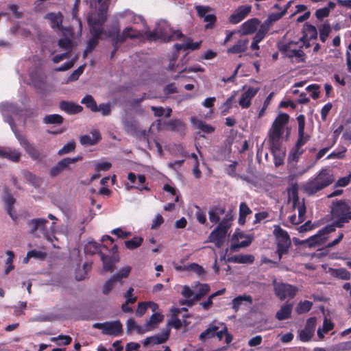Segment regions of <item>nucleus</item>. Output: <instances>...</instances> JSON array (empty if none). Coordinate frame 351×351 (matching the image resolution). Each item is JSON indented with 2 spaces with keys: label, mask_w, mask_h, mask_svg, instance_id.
Returning <instances> with one entry per match:
<instances>
[{
  "label": "nucleus",
  "mask_w": 351,
  "mask_h": 351,
  "mask_svg": "<svg viewBox=\"0 0 351 351\" xmlns=\"http://www.w3.org/2000/svg\"><path fill=\"white\" fill-rule=\"evenodd\" d=\"M126 328L128 332H132L133 331H136L138 334H143L146 332L144 325L138 326L132 318L128 319Z\"/></svg>",
  "instance_id": "nucleus-39"
},
{
  "label": "nucleus",
  "mask_w": 351,
  "mask_h": 351,
  "mask_svg": "<svg viewBox=\"0 0 351 351\" xmlns=\"http://www.w3.org/2000/svg\"><path fill=\"white\" fill-rule=\"evenodd\" d=\"M317 36V31L313 25L306 24L304 27L303 38L307 40L315 39Z\"/></svg>",
  "instance_id": "nucleus-43"
},
{
  "label": "nucleus",
  "mask_w": 351,
  "mask_h": 351,
  "mask_svg": "<svg viewBox=\"0 0 351 351\" xmlns=\"http://www.w3.org/2000/svg\"><path fill=\"white\" fill-rule=\"evenodd\" d=\"M330 273L332 276L343 279L349 280L351 274L345 268L330 269Z\"/></svg>",
  "instance_id": "nucleus-44"
},
{
  "label": "nucleus",
  "mask_w": 351,
  "mask_h": 351,
  "mask_svg": "<svg viewBox=\"0 0 351 351\" xmlns=\"http://www.w3.org/2000/svg\"><path fill=\"white\" fill-rule=\"evenodd\" d=\"M75 143L74 141H70L63 146L62 149L58 151V155L62 156L69 154L75 149Z\"/></svg>",
  "instance_id": "nucleus-61"
},
{
  "label": "nucleus",
  "mask_w": 351,
  "mask_h": 351,
  "mask_svg": "<svg viewBox=\"0 0 351 351\" xmlns=\"http://www.w3.org/2000/svg\"><path fill=\"white\" fill-rule=\"evenodd\" d=\"M1 111L3 117L5 118V121L10 123L16 137L19 140L20 144L24 147L27 153L34 159L39 158L40 156L39 152L32 144H30L25 137L14 131L12 120L11 117H9L8 114H17L18 112L16 106L12 104L3 103L1 105Z\"/></svg>",
  "instance_id": "nucleus-2"
},
{
  "label": "nucleus",
  "mask_w": 351,
  "mask_h": 351,
  "mask_svg": "<svg viewBox=\"0 0 351 351\" xmlns=\"http://www.w3.org/2000/svg\"><path fill=\"white\" fill-rule=\"evenodd\" d=\"M331 32V27L329 24L324 23L319 28L320 40L324 43Z\"/></svg>",
  "instance_id": "nucleus-54"
},
{
  "label": "nucleus",
  "mask_w": 351,
  "mask_h": 351,
  "mask_svg": "<svg viewBox=\"0 0 351 351\" xmlns=\"http://www.w3.org/2000/svg\"><path fill=\"white\" fill-rule=\"evenodd\" d=\"M335 7V3L334 2L330 1L328 4V6L318 9L315 12V16L318 19H322L325 17H327L330 10H333Z\"/></svg>",
  "instance_id": "nucleus-42"
},
{
  "label": "nucleus",
  "mask_w": 351,
  "mask_h": 351,
  "mask_svg": "<svg viewBox=\"0 0 351 351\" xmlns=\"http://www.w3.org/2000/svg\"><path fill=\"white\" fill-rule=\"evenodd\" d=\"M289 115L285 113L279 114L275 119L269 133L271 147L280 146L281 136L283 134L284 126L289 121Z\"/></svg>",
  "instance_id": "nucleus-7"
},
{
  "label": "nucleus",
  "mask_w": 351,
  "mask_h": 351,
  "mask_svg": "<svg viewBox=\"0 0 351 351\" xmlns=\"http://www.w3.org/2000/svg\"><path fill=\"white\" fill-rule=\"evenodd\" d=\"M271 152L274 157V163L276 167L281 165L284 162L285 151L281 148V146L271 147Z\"/></svg>",
  "instance_id": "nucleus-36"
},
{
  "label": "nucleus",
  "mask_w": 351,
  "mask_h": 351,
  "mask_svg": "<svg viewBox=\"0 0 351 351\" xmlns=\"http://www.w3.org/2000/svg\"><path fill=\"white\" fill-rule=\"evenodd\" d=\"M274 234L277 244V253L279 259L288 252L291 245V239L288 232L278 225L274 226Z\"/></svg>",
  "instance_id": "nucleus-8"
},
{
  "label": "nucleus",
  "mask_w": 351,
  "mask_h": 351,
  "mask_svg": "<svg viewBox=\"0 0 351 351\" xmlns=\"http://www.w3.org/2000/svg\"><path fill=\"white\" fill-rule=\"evenodd\" d=\"M132 267L130 266L126 265L122 267L119 271L112 276L117 280H121L122 278H126L129 276Z\"/></svg>",
  "instance_id": "nucleus-53"
},
{
  "label": "nucleus",
  "mask_w": 351,
  "mask_h": 351,
  "mask_svg": "<svg viewBox=\"0 0 351 351\" xmlns=\"http://www.w3.org/2000/svg\"><path fill=\"white\" fill-rule=\"evenodd\" d=\"M58 45L69 53L72 48V42L69 38H64L58 41Z\"/></svg>",
  "instance_id": "nucleus-64"
},
{
  "label": "nucleus",
  "mask_w": 351,
  "mask_h": 351,
  "mask_svg": "<svg viewBox=\"0 0 351 351\" xmlns=\"http://www.w3.org/2000/svg\"><path fill=\"white\" fill-rule=\"evenodd\" d=\"M335 230L334 226H326L324 228L319 230L318 232L303 241L309 247H316L324 244L328 239V234Z\"/></svg>",
  "instance_id": "nucleus-12"
},
{
  "label": "nucleus",
  "mask_w": 351,
  "mask_h": 351,
  "mask_svg": "<svg viewBox=\"0 0 351 351\" xmlns=\"http://www.w3.org/2000/svg\"><path fill=\"white\" fill-rule=\"evenodd\" d=\"M110 0H97L90 2V10L87 18L88 23L93 34V38L90 39L84 52V57L92 51L98 43V38L103 33L102 25L105 23L108 9Z\"/></svg>",
  "instance_id": "nucleus-1"
},
{
  "label": "nucleus",
  "mask_w": 351,
  "mask_h": 351,
  "mask_svg": "<svg viewBox=\"0 0 351 351\" xmlns=\"http://www.w3.org/2000/svg\"><path fill=\"white\" fill-rule=\"evenodd\" d=\"M259 88L248 87L241 95L239 104L242 108H247L251 104L252 99L256 95Z\"/></svg>",
  "instance_id": "nucleus-21"
},
{
  "label": "nucleus",
  "mask_w": 351,
  "mask_h": 351,
  "mask_svg": "<svg viewBox=\"0 0 351 351\" xmlns=\"http://www.w3.org/2000/svg\"><path fill=\"white\" fill-rule=\"evenodd\" d=\"M199 43H192L191 40H187L182 44H176L174 46L178 49H191L194 50L199 47Z\"/></svg>",
  "instance_id": "nucleus-51"
},
{
  "label": "nucleus",
  "mask_w": 351,
  "mask_h": 351,
  "mask_svg": "<svg viewBox=\"0 0 351 351\" xmlns=\"http://www.w3.org/2000/svg\"><path fill=\"white\" fill-rule=\"evenodd\" d=\"M143 239L141 237H134L132 239L126 241L125 242V247L130 250H133L134 249L138 248L143 243Z\"/></svg>",
  "instance_id": "nucleus-47"
},
{
  "label": "nucleus",
  "mask_w": 351,
  "mask_h": 351,
  "mask_svg": "<svg viewBox=\"0 0 351 351\" xmlns=\"http://www.w3.org/2000/svg\"><path fill=\"white\" fill-rule=\"evenodd\" d=\"M260 21L257 19H250L243 23L241 26L242 34L247 35L254 33L258 26Z\"/></svg>",
  "instance_id": "nucleus-27"
},
{
  "label": "nucleus",
  "mask_w": 351,
  "mask_h": 351,
  "mask_svg": "<svg viewBox=\"0 0 351 351\" xmlns=\"http://www.w3.org/2000/svg\"><path fill=\"white\" fill-rule=\"evenodd\" d=\"M279 49L285 56L291 58L293 61L300 62L304 60L305 54L304 51L298 49L296 44L293 42L281 45Z\"/></svg>",
  "instance_id": "nucleus-11"
},
{
  "label": "nucleus",
  "mask_w": 351,
  "mask_h": 351,
  "mask_svg": "<svg viewBox=\"0 0 351 351\" xmlns=\"http://www.w3.org/2000/svg\"><path fill=\"white\" fill-rule=\"evenodd\" d=\"M100 134L97 130H93L90 134L84 135L80 137V143L84 146L94 145L100 140Z\"/></svg>",
  "instance_id": "nucleus-26"
},
{
  "label": "nucleus",
  "mask_w": 351,
  "mask_h": 351,
  "mask_svg": "<svg viewBox=\"0 0 351 351\" xmlns=\"http://www.w3.org/2000/svg\"><path fill=\"white\" fill-rule=\"evenodd\" d=\"M0 156L13 162H17L20 159L21 154L16 149H12L10 148H0Z\"/></svg>",
  "instance_id": "nucleus-34"
},
{
  "label": "nucleus",
  "mask_w": 351,
  "mask_h": 351,
  "mask_svg": "<svg viewBox=\"0 0 351 351\" xmlns=\"http://www.w3.org/2000/svg\"><path fill=\"white\" fill-rule=\"evenodd\" d=\"M82 159V158L81 156H77L74 158H64L60 160L50 169L49 174L53 178L56 177L62 171L65 170H70L71 165L74 164L76 162L81 160Z\"/></svg>",
  "instance_id": "nucleus-14"
},
{
  "label": "nucleus",
  "mask_w": 351,
  "mask_h": 351,
  "mask_svg": "<svg viewBox=\"0 0 351 351\" xmlns=\"http://www.w3.org/2000/svg\"><path fill=\"white\" fill-rule=\"evenodd\" d=\"M248 45V39H239L234 45L227 49V53L230 54L243 53L247 49Z\"/></svg>",
  "instance_id": "nucleus-25"
},
{
  "label": "nucleus",
  "mask_w": 351,
  "mask_h": 351,
  "mask_svg": "<svg viewBox=\"0 0 351 351\" xmlns=\"http://www.w3.org/2000/svg\"><path fill=\"white\" fill-rule=\"evenodd\" d=\"M351 202L343 200L333 203L331 213L334 220L332 224L334 228H342L344 223H348L351 220Z\"/></svg>",
  "instance_id": "nucleus-5"
},
{
  "label": "nucleus",
  "mask_w": 351,
  "mask_h": 351,
  "mask_svg": "<svg viewBox=\"0 0 351 351\" xmlns=\"http://www.w3.org/2000/svg\"><path fill=\"white\" fill-rule=\"evenodd\" d=\"M62 117L60 115L56 114L47 115L44 118V122L45 123L60 124L62 123Z\"/></svg>",
  "instance_id": "nucleus-55"
},
{
  "label": "nucleus",
  "mask_w": 351,
  "mask_h": 351,
  "mask_svg": "<svg viewBox=\"0 0 351 351\" xmlns=\"http://www.w3.org/2000/svg\"><path fill=\"white\" fill-rule=\"evenodd\" d=\"M334 324L328 319L325 318L322 328L317 329V337L319 339L324 338V334L328 332L334 328Z\"/></svg>",
  "instance_id": "nucleus-38"
},
{
  "label": "nucleus",
  "mask_w": 351,
  "mask_h": 351,
  "mask_svg": "<svg viewBox=\"0 0 351 351\" xmlns=\"http://www.w3.org/2000/svg\"><path fill=\"white\" fill-rule=\"evenodd\" d=\"M82 104L86 106L87 108H90L93 112H97V104L91 95H86L82 99Z\"/></svg>",
  "instance_id": "nucleus-50"
},
{
  "label": "nucleus",
  "mask_w": 351,
  "mask_h": 351,
  "mask_svg": "<svg viewBox=\"0 0 351 351\" xmlns=\"http://www.w3.org/2000/svg\"><path fill=\"white\" fill-rule=\"evenodd\" d=\"M101 258L103 262V268L105 271H110L113 270V267L114 262L110 258L104 256V254L101 255Z\"/></svg>",
  "instance_id": "nucleus-58"
},
{
  "label": "nucleus",
  "mask_w": 351,
  "mask_h": 351,
  "mask_svg": "<svg viewBox=\"0 0 351 351\" xmlns=\"http://www.w3.org/2000/svg\"><path fill=\"white\" fill-rule=\"evenodd\" d=\"M285 14V11H282L280 13H273L271 14L268 18L264 22V25L267 28L269 25H271L273 23L278 21L281 17Z\"/></svg>",
  "instance_id": "nucleus-56"
},
{
  "label": "nucleus",
  "mask_w": 351,
  "mask_h": 351,
  "mask_svg": "<svg viewBox=\"0 0 351 351\" xmlns=\"http://www.w3.org/2000/svg\"><path fill=\"white\" fill-rule=\"evenodd\" d=\"M118 16L121 18H128V21L132 23H144V19L142 18V16L136 15L129 10L125 11L122 13H119Z\"/></svg>",
  "instance_id": "nucleus-41"
},
{
  "label": "nucleus",
  "mask_w": 351,
  "mask_h": 351,
  "mask_svg": "<svg viewBox=\"0 0 351 351\" xmlns=\"http://www.w3.org/2000/svg\"><path fill=\"white\" fill-rule=\"evenodd\" d=\"M93 326L95 328L101 330L104 335L114 337L120 335L122 332V324L119 321L95 323Z\"/></svg>",
  "instance_id": "nucleus-13"
},
{
  "label": "nucleus",
  "mask_w": 351,
  "mask_h": 351,
  "mask_svg": "<svg viewBox=\"0 0 351 351\" xmlns=\"http://www.w3.org/2000/svg\"><path fill=\"white\" fill-rule=\"evenodd\" d=\"M252 210L245 203H241L239 206V223L241 225H243L245 223V217L247 215L250 214Z\"/></svg>",
  "instance_id": "nucleus-45"
},
{
  "label": "nucleus",
  "mask_w": 351,
  "mask_h": 351,
  "mask_svg": "<svg viewBox=\"0 0 351 351\" xmlns=\"http://www.w3.org/2000/svg\"><path fill=\"white\" fill-rule=\"evenodd\" d=\"M252 298L250 295H239L232 300V308L235 312H237L243 307H249L252 304Z\"/></svg>",
  "instance_id": "nucleus-23"
},
{
  "label": "nucleus",
  "mask_w": 351,
  "mask_h": 351,
  "mask_svg": "<svg viewBox=\"0 0 351 351\" xmlns=\"http://www.w3.org/2000/svg\"><path fill=\"white\" fill-rule=\"evenodd\" d=\"M153 37L167 42L180 39L183 37V35L180 31H173L166 23H162L158 25Z\"/></svg>",
  "instance_id": "nucleus-9"
},
{
  "label": "nucleus",
  "mask_w": 351,
  "mask_h": 351,
  "mask_svg": "<svg viewBox=\"0 0 351 351\" xmlns=\"http://www.w3.org/2000/svg\"><path fill=\"white\" fill-rule=\"evenodd\" d=\"M117 281L113 276L107 280L103 286L102 292L105 295H108L113 289L115 282Z\"/></svg>",
  "instance_id": "nucleus-60"
},
{
  "label": "nucleus",
  "mask_w": 351,
  "mask_h": 351,
  "mask_svg": "<svg viewBox=\"0 0 351 351\" xmlns=\"http://www.w3.org/2000/svg\"><path fill=\"white\" fill-rule=\"evenodd\" d=\"M195 10L199 17L204 19V21L206 23V29H211L213 27L216 22L217 18L213 14H208L211 10L210 7L205 5H196Z\"/></svg>",
  "instance_id": "nucleus-17"
},
{
  "label": "nucleus",
  "mask_w": 351,
  "mask_h": 351,
  "mask_svg": "<svg viewBox=\"0 0 351 351\" xmlns=\"http://www.w3.org/2000/svg\"><path fill=\"white\" fill-rule=\"evenodd\" d=\"M119 30L117 29L113 35L117 36V42L118 41H123L125 38H136L141 35V33L140 31L134 29L132 27H126L123 32L122 35L119 34Z\"/></svg>",
  "instance_id": "nucleus-30"
},
{
  "label": "nucleus",
  "mask_w": 351,
  "mask_h": 351,
  "mask_svg": "<svg viewBox=\"0 0 351 351\" xmlns=\"http://www.w3.org/2000/svg\"><path fill=\"white\" fill-rule=\"evenodd\" d=\"M304 152V149L298 147L294 146L292 149L291 150L288 160L289 162H298V159L300 158V156Z\"/></svg>",
  "instance_id": "nucleus-49"
},
{
  "label": "nucleus",
  "mask_w": 351,
  "mask_h": 351,
  "mask_svg": "<svg viewBox=\"0 0 351 351\" xmlns=\"http://www.w3.org/2000/svg\"><path fill=\"white\" fill-rule=\"evenodd\" d=\"M225 213V209L219 207H215L210 209L208 212L209 219L215 223L219 221L220 217Z\"/></svg>",
  "instance_id": "nucleus-40"
},
{
  "label": "nucleus",
  "mask_w": 351,
  "mask_h": 351,
  "mask_svg": "<svg viewBox=\"0 0 351 351\" xmlns=\"http://www.w3.org/2000/svg\"><path fill=\"white\" fill-rule=\"evenodd\" d=\"M184 270L191 271L197 274L199 276H201L205 274L204 268L196 263H191L187 265H184Z\"/></svg>",
  "instance_id": "nucleus-52"
},
{
  "label": "nucleus",
  "mask_w": 351,
  "mask_h": 351,
  "mask_svg": "<svg viewBox=\"0 0 351 351\" xmlns=\"http://www.w3.org/2000/svg\"><path fill=\"white\" fill-rule=\"evenodd\" d=\"M319 88L320 86L318 84H311L306 87V90L311 93L313 99H317L319 97Z\"/></svg>",
  "instance_id": "nucleus-62"
},
{
  "label": "nucleus",
  "mask_w": 351,
  "mask_h": 351,
  "mask_svg": "<svg viewBox=\"0 0 351 351\" xmlns=\"http://www.w3.org/2000/svg\"><path fill=\"white\" fill-rule=\"evenodd\" d=\"M111 166L109 162H98L95 165V169L97 172L106 171L110 169Z\"/></svg>",
  "instance_id": "nucleus-63"
},
{
  "label": "nucleus",
  "mask_w": 351,
  "mask_h": 351,
  "mask_svg": "<svg viewBox=\"0 0 351 351\" xmlns=\"http://www.w3.org/2000/svg\"><path fill=\"white\" fill-rule=\"evenodd\" d=\"M312 305V302L308 300L300 302L297 306L296 311L300 314L308 312L311 310Z\"/></svg>",
  "instance_id": "nucleus-57"
},
{
  "label": "nucleus",
  "mask_w": 351,
  "mask_h": 351,
  "mask_svg": "<svg viewBox=\"0 0 351 351\" xmlns=\"http://www.w3.org/2000/svg\"><path fill=\"white\" fill-rule=\"evenodd\" d=\"M128 179L133 183L134 186H127V189L130 190L131 189L136 188L140 191L146 190L149 191V189L146 186H143V184L145 182V177L143 175L136 176L134 173H130L128 175Z\"/></svg>",
  "instance_id": "nucleus-22"
},
{
  "label": "nucleus",
  "mask_w": 351,
  "mask_h": 351,
  "mask_svg": "<svg viewBox=\"0 0 351 351\" xmlns=\"http://www.w3.org/2000/svg\"><path fill=\"white\" fill-rule=\"evenodd\" d=\"M168 337L169 330L162 332L160 334L146 338L143 342V345L145 346H148L160 344L165 342L167 340Z\"/></svg>",
  "instance_id": "nucleus-24"
},
{
  "label": "nucleus",
  "mask_w": 351,
  "mask_h": 351,
  "mask_svg": "<svg viewBox=\"0 0 351 351\" xmlns=\"http://www.w3.org/2000/svg\"><path fill=\"white\" fill-rule=\"evenodd\" d=\"M55 221H53L50 226H48L49 221L43 218L33 219L30 221L32 226V233H36L37 231H40L43 237L49 242H51L54 247H59V246L54 243V241L57 240L54 236L56 229L54 228Z\"/></svg>",
  "instance_id": "nucleus-6"
},
{
  "label": "nucleus",
  "mask_w": 351,
  "mask_h": 351,
  "mask_svg": "<svg viewBox=\"0 0 351 351\" xmlns=\"http://www.w3.org/2000/svg\"><path fill=\"white\" fill-rule=\"evenodd\" d=\"M252 239L237 230L232 237V244L230 250L233 252L237 251L239 248L245 247L252 243Z\"/></svg>",
  "instance_id": "nucleus-15"
},
{
  "label": "nucleus",
  "mask_w": 351,
  "mask_h": 351,
  "mask_svg": "<svg viewBox=\"0 0 351 351\" xmlns=\"http://www.w3.org/2000/svg\"><path fill=\"white\" fill-rule=\"evenodd\" d=\"M198 289L193 296L195 300H200L203 296L207 294L210 291V287L207 284H198L197 285Z\"/></svg>",
  "instance_id": "nucleus-46"
},
{
  "label": "nucleus",
  "mask_w": 351,
  "mask_h": 351,
  "mask_svg": "<svg viewBox=\"0 0 351 351\" xmlns=\"http://www.w3.org/2000/svg\"><path fill=\"white\" fill-rule=\"evenodd\" d=\"M60 108L66 112L73 114L80 112L82 110V107L70 101H62L60 104Z\"/></svg>",
  "instance_id": "nucleus-32"
},
{
  "label": "nucleus",
  "mask_w": 351,
  "mask_h": 351,
  "mask_svg": "<svg viewBox=\"0 0 351 351\" xmlns=\"http://www.w3.org/2000/svg\"><path fill=\"white\" fill-rule=\"evenodd\" d=\"M174 59H175V58H173L172 60H170V63L168 66V69L170 71H176L179 70V74H178L176 76L174 77L175 79H178L179 77H184V76L182 75V73L183 72L197 73V72H204V69L202 68L199 64H195V65H193L189 68H186V67L184 68L182 66H180L179 64H176L174 63Z\"/></svg>",
  "instance_id": "nucleus-19"
},
{
  "label": "nucleus",
  "mask_w": 351,
  "mask_h": 351,
  "mask_svg": "<svg viewBox=\"0 0 351 351\" xmlns=\"http://www.w3.org/2000/svg\"><path fill=\"white\" fill-rule=\"evenodd\" d=\"M274 293L280 300H290L293 298L297 294L298 289L295 286L283 282H274Z\"/></svg>",
  "instance_id": "nucleus-10"
},
{
  "label": "nucleus",
  "mask_w": 351,
  "mask_h": 351,
  "mask_svg": "<svg viewBox=\"0 0 351 351\" xmlns=\"http://www.w3.org/2000/svg\"><path fill=\"white\" fill-rule=\"evenodd\" d=\"M223 224L224 223H219L218 226L210 232L207 241L215 243L217 247H220L223 245L228 230Z\"/></svg>",
  "instance_id": "nucleus-16"
},
{
  "label": "nucleus",
  "mask_w": 351,
  "mask_h": 351,
  "mask_svg": "<svg viewBox=\"0 0 351 351\" xmlns=\"http://www.w3.org/2000/svg\"><path fill=\"white\" fill-rule=\"evenodd\" d=\"M292 311V305L289 304H283L280 309L276 313V318L280 321L290 317Z\"/></svg>",
  "instance_id": "nucleus-35"
},
{
  "label": "nucleus",
  "mask_w": 351,
  "mask_h": 351,
  "mask_svg": "<svg viewBox=\"0 0 351 351\" xmlns=\"http://www.w3.org/2000/svg\"><path fill=\"white\" fill-rule=\"evenodd\" d=\"M316 326V318H309L306 324V326L303 330L300 332V339L302 341H308L314 335Z\"/></svg>",
  "instance_id": "nucleus-20"
},
{
  "label": "nucleus",
  "mask_w": 351,
  "mask_h": 351,
  "mask_svg": "<svg viewBox=\"0 0 351 351\" xmlns=\"http://www.w3.org/2000/svg\"><path fill=\"white\" fill-rule=\"evenodd\" d=\"M219 328L220 326L217 325V323L216 322H213L204 332L200 334L199 339L202 341H205L214 337L216 331L219 329Z\"/></svg>",
  "instance_id": "nucleus-33"
},
{
  "label": "nucleus",
  "mask_w": 351,
  "mask_h": 351,
  "mask_svg": "<svg viewBox=\"0 0 351 351\" xmlns=\"http://www.w3.org/2000/svg\"><path fill=\"white\" fill-rule=\"evenodd\" d=\"M334 181V177L330 170L322 169L316 177L310 179L302 186L304 191L308 195H313Z\"/></svg>",
  "instance_id": "nucleus-3"
},
{
  "label": "nucleus",
  "mask_w": 351,
  "mask_h": 351,
  "mask_svg": "<svg viewBox=\"0 0 351 351\" xmlns=\"http://www.w3.org/2000/svg\"><path fill=\"white\" fill-rule=\"evenodd\" d=\"M164 319L163 315L160 313H154L144 324L145 332L150 331L158 326Z\"/></svg>",
  "instance_id": "nucleus-28"
},
{
  "label": "nucleus",
  "mask_w": 351,
  "mask_h": 351,
  "mask_svg": "<svg viewBox=\"0 0 351 351\" xmlns=\"http://www.w3.org/2000/svg\"><path fill=\"white\" fill-rule=\"evenodd\" d=\"M124 130L128 134L134 135L137 132L138 127L135 120L130 118H125L122 120Z\"/></svg>",
  "instance_id": "nucleus-37"
},
{
  "label": "nucleus",
  "mask_w": 351,
  "mask_h": 351,
  "mask_svg": "<svg viewBox=\"0 0 351 351\" xmlns=\"http://www.w3.org/2000/svg\"><path fill=\"white\" fill-rule=\"evenodd\" d=\"M289 202L292 204L293 208L298 212V216L295 214L289 217V221L293 224H299L304 220L306 207L304 199H300L298 197V186L297 184H292L288 189Z\"/></svg>",
  "instance_id": "nucleus-4"
},
{
  "label": "nucleus",
  "mask_w": 351,
  "mask_h": 351,
  "mask_svg": "<svg viewBox=\"0 0 351 351\" xmlns=\"http://www.w3.org/2000/svg\"><path fill=\"white\" fill-rule=\"evenodd\" d=\"M51 341L56 342L59 346L60 345H69L71 342V337L67 335H59L57 337H52Z\"/></svg>",
  "instance_id": "nucleus-59"
},
{
  "label": "nucleus",
  "mask_w": 351,
  "mask_h": 351,
  "mask_svg": "<svg viewBox=\"0 0 351 351\" xmlns=\"http://www.w3.org/2000/svg\"><path fill=\"white\" fill-rule=\"evenodd\" d=\"M191 121L193 126L196 129H198L200 132L204 134H210L215 131L214 127L195 117H191Z\"/></svg>",
  "instance_id": "nucleus-29"
},
{
  "label": "nucleus",
  "mask_w": 351,
  "mask_h": 351,
  "mask_svg": "<svg viewBox=\"0 0 351 351\" xmlns=\"http://www.w3.org/2000/svg\"><path fill=\"white\" fill-rule=\"evenodd\" d=\"M45 19L49 20L50 25L53 29L60 30L62 27V15L60 12H51L45 16Z\"/></svg>",
  "instance_id": "nucleus-31"
},
{
  "label": "nucleus",
  "mask_w": 351,
  "mask_h": 351,
  "mask_svg": "<svg viewBox=\"0 0 351 351\" xmlns=\"http://www.w3.org/2000/svg\"><path fill=\"white\" fill-rule=\"evenodd\" d=\"M232 260L237 263H252L254 262V258L250 254H239L233 256Z\"/></svg>",
  "instance_id": "nucleus-48"
},
{
  "label": "nucleus",
  "mask_w": 351,
  "mask_h": 351,
  "mask_svg": "<svg viewBox=\"0 0 351 351\" xmlns=\"http://www.w3.org/2000/svg\"><path fill=\"white\" fill-rule=\"evenodd\" d=\"M252 10L250 5H242L239 6L229 16V22L232 24H238L246 18Z\"/></svg>",
  "instance_id": "nucleus-18"
}]
</instances>
